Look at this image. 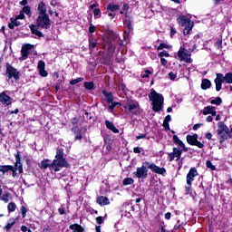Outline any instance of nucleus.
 I'll list each match as a JSON object with an SVG mask.
<instances>
[{
  "label": "nucleus",
  "instance_id": "obj_1",
  "mask_svg": "<svg viewBox=\"0 0 232 232\" xmlns=\"http://www.w3.org/2000/svg\"><path fill=\"white\" fill-rule=\"evenodd\" d=\"M50 160H44L41 161L39 168L40 169H50L51 172L58 173L63 168H70V163L64 159V150L63 149L56 150L55 159L51 164H49Z\"/></svg>",
  "mask_w": 232,
  "mask_h": 232
},
{
  "label": "nucleus",
  "instance_id": "obj_2",
  "mask_svg": "<svg viewBox=\"0 0 232 232\" xmlns=\"http://www.w3.org/2000/svg\"><path fill=\"white\" fill-rule=\"evenodd\" d=\"M148 169L152 171V173H157V175H164L166 173L165 168H160L155 163H150V161L143 162L141 167H138L136 171L133 172L134 177L137 179H147L148 178Z\"/></svg>",
  "mask_w": 232,
  "mask_h": 232
},
{
  "label": "nucleus",
  "instance_id": "obj_3",
  "mask_svg": "<svg viewBox=\"0 0 232 232\" xmlns=\"http://www.w3.org/2000/svg\"><path fill=\"white\" fill-rule=\"evenodd\" d=\"M149 99L152 102L153 111L159 112L162 110V105L164 104V96H162V94L158 93L155 91H151L149 95Z\"/></svg>",
  "mask_w": 232,
  "mask_h": 232
},
{
  "label": "nucleus",
  "instance_id": "obj_4",
  "mask_svg": "<svg viewBox=\"0 0 232 232\" xmlns=\"http://www.w3.org/2000/svg\"><path fill=\"white\" fill-rule=\"evenodd\" d=\"M218 140H219V144H224L227 139H231V131L229 130V128L227 127L224 122L219 121L218 123Z\"/></svg>",
  "mask_w": 232,
  "mask_h": 232
},
{
  "label": "nucleus",
  "instance_id": "obj_5",
  "mask_svg": "<svg viewBox=\"0 0 232 232\" xmlns=\"http://www.w3.org/2000/svg\"><path fill=\"white\" fill-rule=\"evenodd\" d=\"M36 26L38 28H44V30L50 29V26H52L50 16L48 14H39L36 18Z\"/></svg>",
  "mask_w": 232,
  "mask_h": 232
},
{
  "label": "nucleus",
  "instance_id": "obj_6",
  "mask_svg": "<svg viewBox=\"0 0 232 232\" xmlns=\"http://www.w3.org/2000/svg\"><path fill=\"white\" fill-rule=\"evenodd\" d=\"M5 75L7 76L8 81L14 79V81H19V75L21 72L17 69L14 68L10 63H6Z\"/></svg>",
  "mask_w": 232,
  "mask_h": 232
},
{
  "label": "nucleus",
  "instance_id": "obj_7",
  "mask_svg": "<svg viewBox=\"0 0 232 232\" xmlns=\"http://www.w3.org/2000/svg\"><path fill=\"white\" fill-rule=\"evenodd\" d=\"M195 177H198V171H197L196 168H191L187 174V186L186 192L188 193L189 189H191V184L193 180H195Z\"/></svg>",
  "mask_w": 232,
  "mask_h": 232
},
{
  "label": "nucleus",
  "instance_id": "obj_8",
  "mask_svg": "<svg viewBox=\"0 0 232 232\" xmlns=\"http://www.w3.org/2000/svg\"><path fill=\"white\" fill-rule=\"evenodd\" d=\"M133 18L128 14L125 15V20L123 21V24H124V37L126 39V37H128V35H130L131 34V32H133Z\"/></svg>",
  "mask_w": 232,
  "mask_h": 232
},
{
  "label": "nucleus",
  "instance_id": "obj_9",
  "mask_svg": "<svg viewBox=\"0 0 232 232\" xmlns=\"http://www.w3.org/2000/svg\"><path fill=\"white\" fill-rule=\"evenodd\" d=\"M178 57L180 61H183L184 63H193V60L191 59V53H188L185 47L179 48L178 52Z\"/></svg>",
  "mask_w": 232,
  "mask_h": 232
},
{
  "label": "nucleus",
  "instance_id": "obj_10",
  "mask_svg": "<svg viewBox=\"0 0 232 232\" xmlns=\"http://www.w3.org/2000/svg\"><path fill=\"white\" fill-rule=\"evenodd\" d=\"M32 48H34V45L30 44H25L22 46V61H26L28 59V55H30V51L32 50Z\"/></svg>",
  "mask_w": 232,
  "mask_h": 232
},
{
  "label": "nucleus",
  "instance_id": "obj_11",
  "mask_svg": "<svg viewBox=\"0 0 232 232\" xmlns=\"http://www.w3.org/2000/svg\"><path fill=\"white\" fill-rule=\"evenodd\" d=\"M169 162H172V160H175V159H177V160H180V157H182V150L174 147L173 152L169 153Z\"/></svg>",
  "mask_w": 232,
  "mask_h": 232
},
{
  "label": "nucleus",
  "instance_id": "obj_12",
  "mask_svg": "<svg viewBox=\"0 0 232 232\" xmlns=\"http://www.w3.org/2000/svg\"><path fill=\"white\" fill-rule=\"evenodd\" d=\"M129 111L132 113L133 115H139V110H140V105H139V102H132L128 104Z\"/></svg>",
  "mask_w": 232,
  "mask_h": 232
},
{
  "label": "nucleus",
  "instance_id": "obj_13",
  "mask_svg": "<svg viewBox=\"0 0 232 232\" xmlns=\"http://www.w3.org/2000/svg\"><path fill=\"white\" fill-rule=\"evenodd\" d=\"M37 68L41 77H48V72H46V70L44 69L46 68V63H44V61L40 60L38 62Z\"/></svg>",
  "mask_w": 232,
  "mask_h": 232
},
{
  "label": "nucleus",
  "instance_id": "obj_14",
  "mask_svg": "<svg viewBox=\"0 0 232 232\" xmlns=\"http://www.w3.org/2000/svg\"><path fill=\"white\" fill-rule=\"evenodd\" d=\"M223 82H224V74L217 73V78L215 79L216 92H220V90H222Z\"/></svg>",
  "mask_w": 232,
  "mask_h": 232
},
{
  "label": "nucleus",
  "instance_id": "obj_15",
  "mask_svg": "<svg viewBox=\"0 0 232 232\" xmlns=\"http://www.w3.org/2000/svg\"><path fill=\"white\" fill-rule=\"evenodd\" d=\"M0 102L5 106H10L12 104V98L6 95V92H2L0 93Z\"/></svg>",
  "mask_w": 232,
  "mask_h": 232
},
{
  "label": "nucleus",
  "instance_id": "obj_16",
  "mask_svg": "<svg viewBox=\"0 0 232 232\" xmlns=\"http://www.w3.org/2000/svg\"><path fill=\"white\" fill-rule=\"evenodd\" d=\"M15 157V163H14V167L16 169V170L18 169L19 173H23V163H21V155L19 154V152H17L16 154H14Z\"/></svg>",
  "mask_w": 232,
  "mask_h": 232
},
{
  "label": "nucleus",
  "instance_id": "obj_17",
  "mask_svg": "<svg viewBox=\"0 0 232 232\" xmlns=\"http://www.w3.org/2000/svg\"><path fill=\"white\" fill-rule=\"evenodd\" d=\"M217 109L214 106H207L203 109L202 114L203 115H212V117H216L217 115Z\"/></svg>",
  "mask_w": 232,
  "mask_h": 232
},
{
  "label": "nucleus",
  "instance_id": "obj_18",
  "mask_svg": "<svg viewBox=\"0 0 232 232\" xmlns=\"http://www.w3.org/2000/svg\"><path fill=\"white\" fill-rule=\"evenodd\" d=\"M177 21L179 24V26H188L189 25V23H193V21L189 20L188 16L182 15L177 18Z\"/></svg>",
  "mask_w": 232,
  "mask_h": 232
},
{
  "label": "nucleus",
  "instance_id": "obj_19",
  "mask_svg": "<svg viewBox=\"0 0 232 232\" xmlns=\"http://www.w3.org/2000/svg\"><path fill=\"white\" fill-rule=\"evenodd\" d=\"M72 133L75 135L74 140H82V130L79 127L74 126L72 128Z\"/></svg>",
  "mask_w": 232,
  "mask_h": 232
},
{
  "label": "nucleus",
  "instance_id": "obj_20",
  "mask_svg": "<svg viewBox=\"0 0 232 232\" xmlns=\"http://www.w3.org/2000/svg\"><path fill=\"white\" fill-rule=\"evenodd\" d=\"M47 10L48 9H47L46 4H44V2H40L38 4L37 11H38L39 15H48V14H46Z\"/></svg>",
  "mask_w": 232,
  "mask_h": 232
},
{
  "label": "nucleus",
  "instance_id": "obj_21",
  "mask_svg": "<svg viewBox=\"0 0 232 232\" xmlns=\"http://www.w3.org/2000/svg\"><path fill=\"white\" fill-rule=\"evenodd\" d=\"M97 204L100 206H110V198L104 196H100L96 198Z\"/></svg>",
  "mask_w": 232,
  "mask_h": 232
},
{
  "label": "nucleus",
  "instance_id": "obj_22",
  "mask_svg": "<svg viewBox=\"0 0 232 232\" xmlns=\"http://www.w3.org/2000/svg\"><path fill=\"white\" fill-rule=\"evenodd\" d=\"M37 27L38 26L35 24H31L29 26V28L34 35H36V37H39V38L44 37V34H43V33L41 31H39V29Z\"/></svg>",
  "mask_w": 232,
  "mask_h": 232
},
{
  "label": "nucleus",
  "instance_id": "obj_23",
  "mask_svg": "<svg viewBox=\"0 0 232 232\" xmlns=\"http://www.w3.org/2000/svg\"><path fill=\"white\" fill-rule=\"evenodd\" d=\"M173 141H174V144H178V146H179V148H182L183 151H188V148L186 147L184 142H182V140H180V139H179V136L174 135Z\"/></svg>",
  "mask_w": 232,
  "mask_h": 232
},
{
  "label": "nucleus",
  "instance_id": "obj_24",
  "mask_svg": "<svg viewBox=\"0 0 232 232\" xmlns=\"http://www.w3.org/2000/svg\"><path fill=\"white\" fill-rule=\"evenodd\" d=\"M102 95L105 97L106 99V102L110 103H113V93L112 92H108L106 90H103L102 92Z\"/></svg>",
  "mask_w": 232,
  "mask_h": 232
},
{
  "label": "nucleus",
  "instance_id": "obj_25",
  "mask_svg": "<svg viewBox=\"0 0 232 232\" xmlns=\"http://www.w3.org/2000/svg\"><path fill=\"white\" fill-rule=\"evenodd\" d=\"M105 126H106V128H108V130H111V131H112V133H119V129H117V127H115L113 122L106 120Z\"/></svg>",
  "mask_w": 232,
  "mask_h": 232
},
{
  "label": "nucleus",
  "instance_id": "obj_26",
  "mask_svg": "<svg viewBox=\"0 0 232 232\" xmlns=\"http://www.w3.org/2000/svg\"><path fill=\"white\" fill-rule=\"evenodd\" d=\"M15 26H21V22H19V19L11 18V23L8 24V28H10V30H14Z\"/></svg>",
  "mask_w": 232,
  "mask_h": 232
},
{
  "label": "nucleus",
  "instance_id": "obj_27",
  "mask_svg": "<svg viewBox=\"0 0 232 232\" xmlns=\"http://www.w3.org/2000/svg\"><path fill=\"white\" fill-rule=\"evenodd\" d=\"M195 26L194 22H189L188 25H186L185 29L183 30L184 35H189V33L193 30Z\"/></svg>",
  "mask_w": 232,
  "mask_h": 232
},
{
  "label": "nucleus",
  "instance_id": "obj_28",
  "mask_svg": "<svg viewBox=\"0 0 232 232\" xmlns=\"http://www.w3.org/2000/svg\"><path fill=\"white\" fill-rule=\"evenodd\" d=\"M208 88H211V81H209L208 79H203L201 82V89L208 90Z\"/></svg>",
  "mask_w": 232,
  "mask_h": 232
},
{
  "label": "nucleus",
  "instance_id": "obj_29",
  "mask_svg": "<svg viewBox=\"0 0 232 232\" xmlns=\"http://www.w3.org/2000/svg\"><path fill=\"white\" fill-rule=\"evenodd\" d=\"M95 48H97V40L92 37L89 38V49L91 50V52H93Z\"/></svg>",
  "mask_w": 232,
  "mask_h": 232
},
{
  "label": "nucleus",
  "instance_id": "obj_30",
  "mask_svg": "<svg viewBox=\"0 0 232 232\" xmlns=\"http://www.w3.org/2000/svg\"><path fill=\"white\" fill-rule=\"evenodd\" d=\"M197 139H198L197 135H194V136L188 135L187 136V142L188 144H190V146H195V142H197Z\"/></svg>",
  "mask_w": 232,
  "mask_h": 232
},
{
  "label": "nucleus",
  "instance_id": "obj_31",
  "mask_svg": "<svg viewBox=\"0 0 232 232\" xmlns=\"http://www.w3.org/2000/svg\"><path fill=\"white\" fill-rule=\"evenodd\" d=\"M11 169H14V166H12V165L0 166L1 173H8V171H10Z\"/></svg>",
  "mask_w": 232,
  "mask_h": 232
},
{
  "label": "nucleus",
  "instance_id": "obj_32",
  "mask_svg": "<svg viewBox=\"0 0 232 232\" xmlns=\"http://www.w3.org/2000/svg\"><path fill=\"white\" fill-rule=\"evenodd\" d=\"M223 81L227 82V84H232V72H227L226 75H223Z\"/></svg>",
  "mask_w": 232,
  "mask_h": 232
},
{
  "label": "nucleus",
  "instance_id": "obj_33",
  "mask_svg": "<svg viewBox=\"0 0 232 232\" xmlns=\"http://www.w3.org/2000/svg\"><path fill=\"white\" fill-rule=\"evenodd\" d=\"M121 6L119 5H114V4H109L107 5V10H110V12H117Z\"/></svg>",
  "mask_w": 232,
  "mask_h": 232
},
{
  "label": "nucleus",
  "instance_id": "obj_34",
  "mask_svg": "<svg viewBox=\"0 0 232 232\" xmlns=\"http://www.w3.org/2000/svg\"><path fill=\"white\" fill-rule=\"evenodd\" d=\"M14 225H15V220L9 219L6 226L4 227V229L8 231V230L12 229V227H14Z\"/></svg>",
  "mask_w": 232,
  "mask_h": 232
},
{
  "label": "nucleus",
  "instance_id": "obj_35",
  "mask_svg": "<svg viewBox=\"0 0 232 232\" xmlns=\"http://www.w3.org/2000/svg\"><path fill=\"white\" fill-rule=\"evenodd\" d=\"M116 106H121V102H112V103H111V105H109L108 110H109L110 113H113V111H115Z\"/></svg>",
  "mask_w": 232,
  "mask_h": 232
},
{
  "label": "nucleus",
  "instance_id": "obj_36",
  "mask_svg": "<svg viewBox=\"0 0 232 232\" xmlns=\"http://www.w3.org/2000/svg\"><path fill=\"white\" fill-rule=\"evenodd\" d=\"M85 90H93V88H95V84L93 83V82H85L83 84Z\"/></svg>",
  "mask_w": 232,
  "mask_h": 232
},
{
  "label": "nucleus",
  "instance_id": "obj_37",
  "mask_svg": "<svg viewBox=\"0 0 232 232\" xmlns=\"http://www.w3.org/2000/svg\"><path fill=\"white\" fill-rule=\"evenodd\" d=\"M7 209H8L9 213H14V211H15V209H17V205H15V203H14V202H11L8 204Z\"/></svg>",
  "mask_w": 232,
  "mask_h": 232
},
{
  "label": "nucleus",
  "instance_id": "obj_38",
  "mask_svg": "<svg viewBox=\"0 0 232 232\" xmlns=\"http://www.w3.org/2000/svg\"><path fill=\"white\" fill-rule=\"evenodd\" d=\"M106 46H107V50H108L109 53H113V52H115L116 46L112 43L108 42Z\"/></svg>",
  "mask_w": 232,
  "mask_h": 232
},
{
  "label": "nucleus",
  "instance_id": "obj_39",
  "mask_svg": "<svg viewBox=\"0 0 232 232\" xmlns=\"http://www.w3.org/2000/svg\"><path fill=\"white\" fill-rule=\"evenodd\" d=\"M135 180L132 178H125L122 181L123 186H131Z\"/></svg>",
  "mask_w": 232,
  "mask_h": 232
},
{
  "label": "nucleus",
  "instance_id": "obj_40",
  "mask_svg": "<svg viewBox=\"0 0 232 232\" xmlns=\"http://www.w3.org/2000/svg\"><path fill=\"white\" fill-rule=\"evenodd\" d=\"M82 81H84V78L79 77V78H76L74 80H72L70 82V84H71V86H75V84H79V82H82Z\"/></svg>",
  "mask_w": 232,
  "mask_h": 232
},
{
  "label": "nucleus",
  "instance_id": "obj_41",
  "mask_svg": "<svg viewBox=\"0 0 232 232\" xmlns=\"http://www.w3.org/2000/svg\"><path fill=\"white\" fill-rule=\"evenodd\" d=\"M93 15H94V19H101V15H102V12L99 8H95L93 9Z\"/></svg>",
  "mask_w": 232,
  "mask_h": 232
},
{
  "label": "nucleus",
  "instance_id": "obj_42",
  "mask_svg": "<svg viewBox=\"0 0 232 232\" xmlns=\"http://www.w3.org/2000/svg\"><path fill=\"white\" fill-rule=\"evenodd\" d=\"M22 13L25 14V15H31L32 8H30V6H28V5H25L23 7Z\"/></svg>",
  "mask_w": 232,
  "mask_h": 232
},
{
  "label": "nucleus",
  "instance_id": "obj_43",
  "mask_svg": "<svg viewBox=\"0 0 232 232\" xmlns=\"http://www.w3.org/2000/svg\"><path fill=\"white\" fill-rule=\"evenodd\" d=\"M211 104H215L216 106H220L222 104V99L220 97H218L214 100H212Z\"/></svg>",
  "mask_w": 232,
  "mask_h": 232
},
{
  "label": "nucleus",
  "instance_id": "obj_44",
  "mask_svg": "<svg viewBox=\"0 0 232 232\" xmlns=\"http://www.w3.org/2000/svg\"><path fill=\"white\" fill-rule=\"evenodd\" d=\"M206 166H207V168H208V169H211L212 171H215L217 169V167H215V165H213L211 160H207Z\"/></svg>",
  "mask_w": 232,
  "mask_h": 232
},
{
  "label": "nucleus",
  "instance_id": "obj_45",
  "mask_svg": "<svg viewBox=\"0 0 232 232\" xmlns=\"http://www.w3.org/2000/svg\"><path fill=\"white\" fill-rule=\"evenodd\" d=\"M9 198H10V193H5L2 196V200L5 202V204L8 203Z\"/></svg>",
  "mask_w": 232,
  "mask_h": 232
},
{
  "label": "nucleus",
  "instance_id": "obj_46",
  "mask_svg": "<svg viewBox=\"0 0 232 232\" xmlns=\"http://www.w3.org/2000/svg\"><path fill=\"white\" fill-rule=\"evenodd\" d=\"M28 212V209H26V207L22 206L21 208V213H22V217L23 218H26V213Z\"/></svg>",
  "mask_w": 232,
  "mask_h": 232
},
{
  "label": "nucleus",
  "instance_id": "obj_47",
  "mask_svg": "<svg viewBox=\"0 0 232 232\" xmlns=\"http://www.w3.org/2000/svg\"><path fill=\"white\" fill-rule=\"evenodd\" d=\"M159 57H160V59H164V57H169V53L166 51H163L159 53Z\"/></svg>",
  "mask_w": 232,
  "mask_h": 232
},
{
  "label": "nucleus",
  "instance_id": "obj_48",
  "mask_svg": "<svg viewBox=\"0 0 232 232\" xmlns=\"http://www.w3.org/2000/svg\"><path fill=\"white\" fill-rule=\"evenodd\" d=\"M169 77L170 81H175V79H177V73L171 72L169 73Z\"/></svg>",
  "mask_w": 232,
  "mask_h": 232
},
{
  "label": "nucleus",
  "instance_id": "obj_49",
  "mask_svg": "<svg viewBox=\"0 0 232 232\" xmlns=\"http://www.w3.org/2000/svg\"><path fill=\"white\" fill-rule=\"evenodd\" d=\"M215 46H217V48L220 50V48H222V39L218 40L215 44Z\"/></svg>",
  "mask_w": 232,
  "mask_h": 232
},
{
  "label": "nucleus",
  "instance_id": "obj_50",
  "mask_svg": "<svg viewBox=\"0 0 232 232\" xmlns=\"http://www.w3.org/2000/svg\"><path fill=\"white\" fill-rule=\"evenodd\" d=\"M150 75H151V72L150 70H146L145 73L142 74V78L143 79H148V77H150Z\"/></svg>",
  "mask_w": 232,
  "mask_h": 232
},
{
  "label": "nucleus",
  "instance_id": "obj_51",
  "mask_svg": "<svg viewBox=\"0 0 232 232\" xmlns=\"http://www.w3.org/2000/svg\"><path fill=\"white\" fill-rule=\"evenodd\" d=\"M194 146H197L198 148H204V144L200 141H198V140H196V142L194 143Z\"/></svg>",
  "mask_w": 232,
  "mask_h": 232
},
{
  "label": "nucleus",
  "instance_id": "obj_52",
  "mask_svg": "<svg viewBox=\"0 0 232 232\" xmlns=\"http://www.w3.org/2000/svg\"><path fill=\"white\" fill-rule=\"evenodd\" d=\"M103 14H105V15H108L109 17H111V19L115 18V14L110 13L109 10L105 11Z\"/></svg>",
  "mask_w": 232,
  "mask_h": 232
},
{
  "label": "nucleus",
  "instance_id": "obj_53",
  "mask_svg": "<svg viewBox=\"0 0 232 232\" xmlns=\"http://www.w3.org/2000/svg\"><path fill=\"white\" fill-rule=\"evenodd\" d=\"M89 32L90 34L95 33V25H93V24H90Z\"/></svg>",
  "mask_w": 232,
  "mask_h": 232
},
{
  "label": "nucleus",
  "instance_id": "obj_54",
  "mask_svg": "<svg viewBox=\"0 0 232 232\" xmlns=\"http://www.w3.org/2000/svg\"><path fill=\"white\" fill-rule=\"evenodd\" d=\"M10 171H12V177H14V179H15V177H17V169L13 167V169H11Z\"/></svg>",
  "mask_w": 232,
  "mask_h": 232
},
{
  "label": "nucleus",
  "instance_id": "obj_55",
  "mask_svg": "<svg viewBox=\"0 0 232 232\" xmlns=\"http://www.w3.org/2000/svg\"><path fill=\"white\" fill-rule=\"evenodd\" d=\"M96 222L97 224L101 225L102 224V222H104V219L102 218V217L99 216L98 218H96Z\"/></svg>",
  "mask_w": 232,
  "mask_h": 232
},
{
  "label": "nucleus",
  "instance_id": "obj_56",
  "mask_svg": "<svg viewBox=\"0 0 232 232\" xmlns=\"http://www.w3.org/2000/svg\"><path fill=\"white\" fill-rule=\"evenodd\" d=\"M133 151H134V153H141L142 148L135 147V148L133 149Z\"/></svg>",
  "mask_w": 232,
  "mask_h": 232
},
{
  "label": "nucleus",
  "instance_id": "obj_57",
  "mask_svg": "<svg viewBox=\"0 0 232 232\" xmlns=\"http://www.w3.org/2000/svg\"><path fill=\"white\" fill-rule=\"evenodd\" d=\"M201 126H203L202 123H197L193 126V130L194 131H197V130H198V128H200Z\"/></svg>",
  "mask_w": 232,
  "mask_h": 232
},
{
  "label": "nucleus",
  "instance_id": "obj_58",
  "mask_svg": "<svg viewBox=\"0 0 232 232\" xmlns=\"http://www.w3.org/2000/svg\"><path fill=\"white\" fill-rule=\"evenodd\" d=\"M58 213L59 215H65L66 211L64 210L63 208H58Z\"/></svg>",
  "mask_w": 232,
  "mask_h": 232
},
{
  "label": "nucleus",
  "instance_id": "obj_59",
  "mask_svg": "<svg viewBox=\"0 0 232 232\" xmlns=\"http://www.w3.org/2000/svg\"><path fill=\"white\" fill-rule=\"evenodd\" d=\"M164 48H168V45H166V44H160L158 47V50H164Z\"/></svg>",
  "mask_w": 232,
  "mask_h": 232
},
{
  "label": "nucleus",
  "instance_id": "obj_60",
  "mask_svg": "<svg viewBox=\"0 0 232 232\" xmlns=\"http://www.w3.org/2000/svg\"><path fill=\"white\" fill-rule=\"evenodd\" d=\"M147 134H141V135H138L136 136L137 140H140V139H146Z\"/></svg>",
  "mask_w": 232,
  "mask_h": 232
},
{
  "label": "nucleus",
  "instance_id": "obj_61",
  "mask_svg": "<svg viewBox=\"0 0 232 232\" xmlns=\"http://www.w3.org/2000/svg\"><path fill=\"white\" fill-rule=\"evenodd\" d=\"M170 121H171V116H170V115H167V116L165 117L163 122L169 123Z\"/></svg>",
  "mask_w": 232,
  "mask_h": 232
},
{
  "label": "nucleus",
  "instance_id": "obj_62",
  "mask_svg": "<svg viewBox=\"0 0 232 232\" xmlns=\"http://www.w3.org/2000/svg\"><path fill=\"white\" fill-rule=\"evenodd\" d=\"M160 61H161L162 66H166V64H168V60H166L165 58H160Z\"/></svg>",
  "mask_w": 232,
  "mask_h": 232
},
{
  "label": "nucleus",
  "instance_id": "obj_63",
  "mask_svg": "<svg viewBox=\"0 0 232 232\" xmlns=\"http://www.w3.org/2000/svg\"><path fill=\"white\" fill-rule=\"evenodd\" d=\"M165 218H166V220H169V218H171V212H167L165 214Z\"/></svg>",
  "mask_w": 232,
  "mask_h": 232
},
{
  "label": "nucleus",
  "instance_id": "obj_64",
  "mask_svg": "<svg viewBox=\"0 0 232 232\" xmlns=\"http://www.w3.org/2000/svg\"><path fill=\"white\" fill-rule=\"evenodd\" d=\"M16 19H24V14L21 12L20 14L16 16Z\"/></svg>",
  "mask_w": 232,
  "mask_h": 232
}]
</instances>
